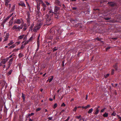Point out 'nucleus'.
<instances>
[{"mask_svg":"<svg viewBox=\"0 0 121 121\" xmlns=\"http://www.w3.org/2000/svg\"><path fill=\"white\" fill-rule=\"evenodd\" d=\"M56 30L57 32V35H60L62 32L60 29L59 28H56Z\"/></svg>","mask_w":121,"mask_h":121,"instance_id":"1a4fd4ad","label":"nucleus"},{"mask_svg":"<svg viewBox=\"0 0 121 121\" xmlns=\"http://www.w3.org/2000/svg\"><path fill=\"white\" fill-rule=\"evenodd\" d=\"M42 5L43 8H46L47 7V6L43 2L42 3Z\"/></svg>","mask_w":121,"mask_h":121,"instance_id":"4be33fe9","label":"nucleus"},{"mask_svg":"<svg viewBox=\"0 0 121 121\" xmlns=\"http://www.w3.org/2000/svg\"><path fill=\"white\" fill-rule=\"evenodd\" d=\"M57 106V104L56 103L55 104L53 105V108H55Z\"/></svg>","mask_w":121,"mask_h":121,"instance_id":"c9c22d12","label":"nucleus"},{"mask_svg":"<svg viewBox=\"0 0 121 121\" xmlns=\"http://www.w3.org/2000/svg\"><path fill=\"white\" fill-rule=\"evenodd\" d=\"M55 4L56 5L61 6V3L60 1L58 0H55Z\"/></svg>","mask_w":121,"mask_h":121,"instance_id":"423d86ee","label":"nucleus"},{"mask_svg":"<svg viewBox=\"0 0 121 121\" xmlns=\"http://www.w3.org/2000/svg\"><path fill=\"white\" fill-rule=\"evenodd\" d=\"M43 8V13H45V12H46L47 10H46V8Z\"/></svg>","mask_w":121,"mask_h":121,"instance_id":"c85d7f7f","label":"nucleus"},{"mask_svg":"<svg viewBox=\"0 0 121 121\" xmlns=\"http://www.w3.org/2000/svg\"><path fill=\"white\" fill-rule=\"evenodd\" d=\"M40 37V35H39L37 39V45L39 46V38Z\"/></svg>","mask_w":121,"mask_h":121,"instance_id":"4468645a","label":"nucleus"},{"mask_svg":"<svg viewBox=\"0 0 121 121\" xmlns=\"http://www.w3.org/2000/svg\"><path fill=\"white\" fill-rule=\"evenodd\" d=\"M23 26H17V25H14L11 29L13 30H15L16 31H19L22 28Z\"/></svg>","mask_w":121,"mask_h":121,"instance_id":"f03ea898","label":"nucleus"},{"mask_svg":"<svg viewBox=\"0 0 121 121\" xmlns=\"http://www.w3.org/2000/svg\"><path fill=\"white\" fill-rule=\"evenodd\" d=\"M34 37L33 36H32L31 37H30L29 40H28V41L30 42V41H31L33 40L34 39Z\"/></svg>","mask_w":121,"mask_h":121,"instance_id":"6ab92c4d","label":"nucleus"},{"mask_svg":"<svg viewBox=\"0 0 121 121\" xmlns=\"http://www.w3.org/2000/svg\"><path fill=\"white\" fill-rule=\"evenodd\" d=\"M13 43V41H11L9 43V44H8V45L9 46H10V45L12 44Z\"/></svg>","mask_w":121,"mask_h":121,"instance_id":"cd10ccee","label":"nucleus"},{"mask_svg":"<svg viewBox=\"0 0 121 121\" xmlns=\"http://www.w3.org/2000/svg\"><path fill=\"white\" fill-rule=\"evenodd\" d=\"M9 58H7L5 59H4V60H3L1 61L0 64H4L7 62Z\"/></svg>","mask_w":121,"mask_h":121,"instance_id":"0eeeda50","label":"nucleus"},{"mask_svg":"<svg viewBox=\"0 0 121 121\" xmlns=\"http://www.w3.org/2000/svg\"><path fill=\"white\" fill-rule=\"evenodd\" d=\"M34 24H32L31 27L30 28V30H31V31H33V29H32V28H33L34 26Z\"/></svg>","mask_w":121,"mask_h":121,"instance_id":"412c9836","label":"nucleus"},{"mask_svg":"<svg viewBox=\"0 0 121 121\" xmlns=\"http://www.w3.org/2000/svg\"><path fill=\"white\" fill-rule=\"evenodd\" d=\"M116 113H115L114 112H113L112 114L111 115L112 116H115L116 115Z\"/></svg>","mask_w":121,"mask_h":121,"instance_id":"a19ab883","label":"nucleus"},{"mask_svg":"<svg viewBox=\"0 0 121 121\" xmlns=\"http://www.w3.org/2000/svg\"><path fill=\"white\" fill-rule=\"evenodd\" d=\"M29 42L28 41V40L27 41H26L25 43L23 44L24 46H25Z\"/></svg>","mask_w":121,"mask_h":121,"instance_id":"72a5a7b5","label":"nucleus"},{"mask_svg":"<svg viewBox=\"0 0 121 121\" xmlns=\"http://www.w3.org/2000/svg\"><path fill=\"white\" fill-rule=\"evenodd\" d=\"M55 18L57 19L60 17V15L59 14H57V13H55Z\"/></svg>","mask_w":121,"mask_h":121,"instance_id":"f3484780","label":"nucleus"},{"mask_svg":"<svg viewBox=\"0 0 121 121\" xmlns=\"http://www.w3.org/2000/svg\"><path fill=\"white\" fill-rule=\"evenodd\" d=\"M38 1L39 2V4H42L43 2L42 0H38Z\"/></svg>","mask_w":121,"mask_h":121,"instance_id":"a18cd8bd","label":"nucleus"},{"mask_svg":"<svg viewBox=\"0 0 121 121\" xmlns=\"http://www.w3.org/2000/svg\"><path fill=\"white\" fill-rule=\"evenodd\" d=\"M110 19H111L110 17H108L106 18H105V20H108Z\"/></svg>","mask_w":121,"mask_h":121,"instance_id":"4d7b16f0","label":"nucleus"},{"mask_svg":"<svg viewBox=\"0 0 121 121\" xmlns=\"http://www.w3.org/2000/svg\"><path fill=\"white\" fill-rule=\"evenodd\" d=\"M52 117H49L48 118L49 121L51 120H52Z\"/></svg>","mask_w":121,"mask_h":121,"instance_id":"c03bdc74","label":"nucleus"},{"mask_svg":"<svg viewBox=\"0 0 121 121\" xmlns=\"http://www.w3.org/2000/svg\"><path fill=\"white\" fill-rule=\"evenodd\" d=\"M72 8L73 10H76L77 9V8L75 7H73Z\"/></svg>","mask_w":121,"mask_h":121,"instance_id":"69168bd1","label":"nucleus"},{"mask_svg":"<svg viewBox=\"0 0 121 121\" xmlns=\"http://www.w3.org/2000/svg\"><path fill=\"white\" fill-rule=\"evenodd\" d=\"M12 72V70H10L8 72V73L9 75H10Z\"/></svg>","mask_w":121,"mask_h":121,"instance_id":"79ce46f5","label":"nucleus"},{"mask_svg":"<svg viewBox=\"0 0 121 121\" xmlns=\"http://www.w3.org/2000/svg\"><path fill=\"white\" fill-rule=\"evenodd\" d=\"M80 28H81L82 27V25L81 24V25H80L79 26Z\"/></svg>","mask_w":121,"mask_h":121,"instance_id":"338daca9","label":"nucleus"},{"mask_svg":"<svg viewBox=\"0 0 121 121\" xmlns=\"http://www.w3.org/2000/svg\"><path fill=\"white\" fill-rule=\"evenodd\" d=\"M26 20L28 26H29L30 25V18L27 17Z\"/></svg>","mask_w":121,"mask_h":121,"instance_id":"ddd939ff","label":"nucleus"},{"mask_svg":"<svg viewBox=\"0 0 121 121\" xmlns=\"http://www.w3.org/2000/svg\"><path fill=\"white\" fill-rule=\"evenodd\" d=\"M106 109L105 108H104L102 109L100 111V112H104V110Z\"/></svg>","mask_w":121,"mask_h":121,"instance_id":"37998d69","label":"nucleus"},{"mask_svg":"<svg viewBox=\"0 0 121 121\" xmlns=\"http://www.w3.org/2000/svg\"><path fill=\"white\" fill-rule=\"evenodd\" d=\"M108 113L105 112L103 115V116L104 117H107L108 116Z\"/></svg>","mask_w":121,"mask_h":121,"instance_id":"a878e982","label":"nucleus"},{"mask_svg":"<svg viewBox=\"0 0 121 121\" xmlns=\"http://www.w3.org/2000/svg\"><path fill=\"white\" fill-rule=\"evenodd\" d=\"M70 118V117H68L67 119H66L64 121H68L69 119Z\"/></svg>","mask_w":121,"mask_h":121,"instance_id":"6e6d98bb","label":"nucleus"},{"mask_svg":"<svg viewBox=\"0 0 121 121\" xmlns=\"http://www.w3.org/2000/svg\"><path fill=\"white\" fill-rule=\"evenodd\" d=\"M77 107H75L74 109H73V111L75 112H76L77 109Z\"/></svg>","mask_w":121,"mask_h":121,"instance_id":"5fc2aeb1","label":"nucleus"},{"mask_svg":"<svg viewBox=\"0 0 121 121\" xmlns=\"http://www.w3.org/2000/svg\"><path fill=\"white\" fill-rule=\"evenodd\" d=\"M65 106V104L64 103H63L62 104L61 106V107Z\"/></svg>","mask_w":121,"mask_h":121,"instance_id":"3c124183","label":"nucleus"},{"mask_svg":"<svg viewBox=\"0 0 121 121\" xmlns=\"http://www.w3.org/2000/svg\"><path fill=\"white\" fill-rule=\"evenodd\" d=\"M51 78H49V82H50L52 80H53V76H52L51 77Z\"/></svg>","mask_w":121,"mask_h":121,"instance_id":"393cba45","label":"nucleus"},{"mask_svg":"<svg viewBox=\"0 0 121 121\" xmlns=\"http://www.w3.org/2000/svg\"><path fill=\"white\" fill-rule=\"evenodd\" d=\"M13 22L12 21H10L9 22V26L11 25L12 26L13 24Z\"/></svg>","mask_w":121,"mask_h":121,"instance_id":"f704fd0d","label":"nucleus"},{"mask_svg":"<svg viewBox=\"0 0 121 121\" xmlns=\"http://www.w3.org/2000/svg\"><path fill=\"white\" fill-rule=\"evenodd\" d=\"M26 38H27V37H26V36H24V37L23 38V40H26Z\"/></svg>","mask_w":121,"mask_h":121,"instance_id":"052dcab7","label":"nucleus"},{"mask_svg":"<svg viewBox=\"0 0 121 121\" xmlns=\"http://www.w3.org/2000/svg\"><path fill=\"white\" fill-rule=\"evenodd\" d=\"M25 36L24 35H21L20 36H19L18 38V39L19 40V39H22Z\"/></svg>","mask_w":121,"mask_h":121,"instance_id":"2eb2a0df","label":"nucleus"},{"mask_svg":"<svg viewBox=\"0 0 121 121\" xmlns=\"http://www.w3.org/2000/svg\"><path fill=\"white\" fill-rule=\"evenodd\" d=\"M114 70L113 69H112L111 71V74L113 75L114 74Z\"/></svg>","mask_w":121,"mask_h":121,"instance_id":"603ef678","label":"nucleus"},{"mask_svg":"<svg viewBox=\"0 0 121 121\" xmlns=\"http://www.w3.org/2000/svg\"><path fill=\"white\" fill-rule=\"evenodd\" d=\"M109 75V74H106V75H104V77L105 78H107Z\"/></svg>","mask_w":121,"mask_h":121,"instance_id":"4c0bfd02","label":"nucleus"},{"mask_svg":"<svg viewBox=\"0 0 121 121\" xmlns=\"http://www.w3.org/2000/svg\"><path fill=\"white\" fill-rule=\"evenodd\" d=\"M13 60V58H12L9 60V67L11 65L12 63V61Z\"/></svg>","mask_w":121,"mask_h":121,"instance_id":"f8f14e48","label":"nucleus"},{"mask_svg":"<svg viewBox=\"0 0 121 121\" xmlns=\"http://www.w3.org/2000/svg\"><path fill=\"white\" fill-rule=\"evenodd\" d=\"M99 110L98 108H96V111L94 113V114L95 115H96L99 112Z\"/></svg>","mask_w":121,"mask_h":121,"instance_id":"5701e85b","label":"nucleus"},{"mask_svg":"<svg viewBox=\"0 0 121 121\" xmlns=\"http://www.w3.org/2000/svg\"><path fill=\"white\" fill-rule=\"evenodd\" d=\"M11 4H9V5L8 8L9 9H10L11 7Z\"/></svg>","mask_w":121,"mask_h":121,"instance_id":"13d9d810","label":"nucleus"},{"mask_svg":"<svg viewBox=\"0 0 121 121\" xmlns=\"http://www.w3.org/2000/svg\"><path fill=\"white\" fill-rule=\"evenodd\" d=\"M22 98L23 100L24 101L25 100V97L23 93H22Z\"/></svg>","mask_w":121,"mask_h":121,"instance_id":"bb28decb","label":"nucleus"},{"mask_svg":"<svg viewBox=\"0 0 121 121\" xmlns=\"http://www.w3.org/2000/svg\"><path fill=\"white\" fill-rule=\"evenodd\" d=\"M18 5L19 6H21L22 7H26V5L22 1H20L18 3Z\"/></svg>","mask_w":121,"mask_h":121,"instance_id":"6e6552de","label":"nucleus"},{"mask_svg":"<svg viewBox=\"0 0 121 121\" xmlns=\"http://www.w3.org/2000/svg\"><path fill=\"white\" fill-rule=\"evenodd\" d=\"M45 3H46V4L48 5H49L50 4L48 2L46 1L45 2Z\"/></svg>","mask_w":121,"mask_h":121,"instance_id":"680f3d73","label":"nucleus"},{"mask_svg":"<svg viewBox=\"0 0 121 121\" xmlns=\"http://www.w3.org/2000/svg\"><path fill=\"white\" fill-rule=\"evenodd\" d=\"M41 108H37L36 110V112H37L39 111H40V110H41Z\"/></svg>","mask_w":121,"mask_h":121,"instance_id":"2f4dec72","label":"nucleus"},{"mask_svg":"<svg viewBox=\"0 0 121 121\" xmlns=\"http://www.w3.org/2000/svg\"><path fill=\"white\" fill-rule=\"evenodd\" d=\"M13 13L11 14H10L9 16H8L7 17V18H8V19H9L10 18V17H11L12 16V15H13Z\"/></svg>","mask_w":121,"mask_h":121,"instance_id":"7c9ffc66","label":"nucleus"},{"mask_svg":"<svg viewBox=\"0 0 121 121\" xmlns=\"http://www.w3.org/2000/svg\"><path fill=\"white\" fill-rule=\"evenodd\" d=\"M96 40H97L100 41V39L98 38H96Z\"/></svg>","mask_w":121,"mask_h":121,"instance_id":"0e129e2a","label":"nucleus"},{"mask_svg":"<svg viewBox=\"0 0 121 121\" xmlns=\"http://www.w3.org/2000/svg\"><path fill=\"white\" fill-rule=\"evenodd\" d=\"M80 25H81V23H78L77 24H76L75 25V27H79Z\"/></svg>","mask_w":121,"mask_h":121,"instance_id":"c756f323","label":"nucleus"},{"mask_svg":"<svg viewBox=\"0 0 121 121\" xmlns=\"http://www.w3.org/2000/svg\"><path fill=\"white\" fill-rule=\"evenodd\" d=\"M93 109L92 108H91L90 109L88 112V113H91L93 111Z\"/></svg>","mask_w":121,"mask_h":121,"instance_id":"b1692460","label":"nucleus"},{"mask_svg":"<svg viewBox=\"0 0 121 121\" xmlns=\"http://www.w3.org/2000/svg\"><path fill=\"white\" fill-rule=\"evenodd\" d=\"M60 10V8L57 6H55L54 9V11L55 13H58V11Z\"/></svg>","mask_w":121,"mask_h":121,"instance_id":"39448f33","label":"nucleus"},{"mask_svg":"<svg viewBox=\"0 0 121 121\" xmlns=\"http://www.w3.org/2000/svg\"><path fill=\"white\" fill-rule=\"evenodd\" d=\"M24 27L23 30L24 31H25L27 29V25L26 24H24L23 25Z\"/></svg>","mask_w":121,"mask_h":121,"instance_id":"a211bd4d","label":"nucleus"},{"mask_svg":"<svg viewBox=\"0 0 121 121\" xmlns=\"http://www.w3.org/2000/svg\"><path fill=\"white\" fill-rule=\"evenodd\" d=\"M8 3H7L6 2V3H5V5L7 7H8V5H9Z\"/></svg>","mask_w":121,"mask_h":121,"instance_id":"bf43d9fd","label":"nucleus"},{"mask_svg":"<svg viewBox=\"0 0 121 121\" xmlns=\"http://www.w3.org/2000/svg\"><path fill=\"white\" fill-rule=\"evenodd\" d=\"M22 20V18L20 19H17L15 20L14 21V24L16 23L18 24H20L21 23V21Z\"/></svg>","mask_w":121,"mask_h":121,"instance_id":"20e7f679","label":"nucleus"},{"mask_svg":"<svg viewBox=\"0 0 121 121\" xmlns=\"http://www.w3.org/2000/svg\"><path fill=\"white\" fill-rule=\"evenodd\" d=\"M114 67L116 70H117V65H115L114 66Z\"/></svg>","mask_w":121,"mask_h":121,"instance_id":"8fccbe9b","label":"nucleus"},{"mask_svg":"<svg viewBox=\"0 0 121 121\" xmlns=\"http://www.w3.org/2000/svg\"><path fill=\"white\" fill-rule=\"evenodd\" d=\"M4 2L5 3H6V2L7 3H9V2L10 1L8 0H6Z\"/></svg>","mask_w":121,"mask_h":121,"instance_id":"864d4df0","label":"nucleus"},{"mask_svg":"<svg viewBox=\"0 0 121 121\" xmlns=\"http://www.w3.org/2000/svg\"><path fill=\"white\" fill-rule=\"evenodd\" d=\"M41 25V24H37L36 26H35L34 29H33V31L35 32L38 30L40 28Z\"/></svg>","mask_w":121,"mask_h":121,"instance_id":"7ed1b4c3","label":"nucleus"},{"mask_svg":"<svg viewBox=\"0 0 121 121\" xmlns=\"http://www.w3.org/2000/svg\"><path fill=\"white\" fill-rule=\"evenodd\" d=\"M112 7H113L116 5V4L114 2H108V3Z\"/></svg>","mask_w":121,"mask_h":121,"instance_id":"9d476101","label":"nucleus"},{"mask_svg":"<svg viewBox=\"0 0 121 121\" xmlns=\"http://www.w3.org/2000/svg\"><path fill=\"white\" fill-rule=\"evenodd\" d=\"M9 37V34L7 33L6 34L5 36L4 37V41H6L8 39Z\"/></svg>","mask_w":121,"mask_h":121,"instance_id":"9b49d317","label":"nucleus"},{"mask_svg":"<svg viewBox=\"0 0 121 121\" xmlns=\"http://www.w3.org/2000/svg\"><path fill=\"white\" fill-rule=\"evenodd\" d=\"M110 47H107V48H106V50H108L109 49H110Z\"/></svg>","mask_w":121,"mask_h":121,"instance_id":"e2e57ef3","label":"nucleus"},{"mask_svg":"<svg viewBox=\"0 0 121 121\" xmlns=\"http://www.w3.org/2000/svg\"><path fill=\"white\" fill-rule=\"evenodd\" d=\"M117 116L118 117V118L120 119V120L119 121H121V117L118 115H117Z\"/></svg>","mask_w":121,"mask_h":121,"instance_id":"49530a36","label":"nucleus"},{"mask_svg":"<svg viewBox=\"0 0 121 121\" xmlns=\"http://www.w3.org/2000/svg\"><path fill=\"white\" fill-rule=\"evenodd\" d=\"M8 19V18H7V17L5 19H4L1 23V25H3V24H4L6 21Z\"/></svg>","mask_w":121,"mask_h":121,"instance_id":"dca6fc26","label":"nucleus"},{"mask_svg":"<svg viewBox=\"0 0 121 121\" xmlns=\"http://www.w3.org/2000/svg\"><path fill=\"white\" fill-rule=\"evenodd\" d=\"M15 46L14 45H13L11 46H10L9 47V48H13Z\"/></svg>","mask_w":121,"mask_h":121,"instance_id":"ea45409f","label":"nucleus"},{"mask_svg":"<svg viewBox=\"0 0 121 121\" xmlns=\"http://www.w3.org/2000/svg\"><path fill=\"white\" fill-rule=\"evenodd\" d=\"M24 44H22V45L21 46L20 48L21 49H23L24 47Z\"/></svg>","mask_w":121,"mask_h":121,"instance_id":"58836bf2","label":"nucleus"},{"mask_svg":"<svg viewBox=\"0 0 121 121\" xmlns=\"http://www.w3.org/2000/svg\"><path fill=\"white\" fill-rule=\"evenodd\" d=\"M57 50V48L56 47H55L53 49V52H55Z\"/></svg>","mask_w":121,"mask_h":121,"instance_id":"473e14b6","label":"nucleus"},{"mask_svg":"<svg viewBox=\"0 0 121 121\" xmlns=\"http://www.w3.org/2000/svg\"><path fill=\"white\" fill-rule=\"evenodd\" d=\"M56 39L57 41H59V36H56Z\"/></svg>","mask_w":121,"mask_h":121,"instance_id":"de8ad7c7","label":"nucleus"},{"mask_svg":"<svg viewBox=\"0 0 121 121\" xmlns=\"http://www.w3.org/2000/svg\"><path fill=\"white\" fill-rule=\"evenodd\" d=\"M27 14L28 16V17L30 18V14L29 12H28L27 13Z\"/></svg>","mask_w":121,"mask_h":121,"instance_id":"e433bc0d","label":"nucleus"},{"mask_svg":"<svg viewBox=\"0 0 121 121\" xmlns=\"http://www.w3.org/2000/svg\"><path fill=\"white\" fill-rule=\"evenodd\" d=\"M45 18L46 20V23L47 25H49L52 23V21L51 20V16L49 15H47L45 17Z\"/></svg>","mask_w":121,"mask_h":121,"instance_id":"f257e3e1","label":"nucleus"},{"mask_svg":"<svg viewBox=\"0 0 121 121\" xmlns=\"http://www.w3.org/2000/svg\"><path fill=\"white\" fill-rule=\"evenodd\" d=\"M81 117V115H79V116H76L75 117L76 118H77L78 119H79Z\"/></svg>","mask_w":121,"mask_h":121,"instance_id":"09e8293b","label":"nucleus"},{"mask_svg":"<svg viewBox=\"0 0 121 121\" xmlns=\"http://www.w3.org/2000/svg\"><path fill=\"white\" fill-rule=\"evenodd\" d=\"M86 106L87 108L90 107V105H88Z\"/></svg>","mask_w":121,"mask_h":121,"instance_id":"774afa93","label":"nucleus"},{"mask_svg":"<svg viewBox=\"0 0 121 121\" xmlns=\"http://www.w3.org/2000/svg\"><path fill=\"white\" fill-rule=\"evenodd\" d=\"M15 4H14L13 5L12 7L11 8V10L10 11L11 12L13 11L15 9Z\"/></svg>","mask_w":121,"mask_h":121,"instance_id":"aec40b11","label":"nucleus"}]
</instances>
